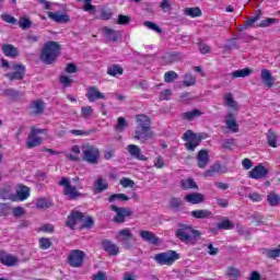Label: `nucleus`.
<instances>
[{"mask_svg": "<svg viewBox=\"0 0 280 280\" xmlns=\"http://www.w3.org/2000/svg\"><path fill=\"white\" fill-rule=\"evenodd\" d=\"M61 50L62 47L60 44H58V42H46L40 52V60L44 65H54V62L58 60Z\"/></svg>", "mask_w": 280, "mask_h": 280, "instance_id": "1", "label": "nucleus"}, {"mask_svg": "<svg viewBox=\"0 0 280 280\" xmlns=\"http://www.w3.org/2000/svg\"><path fill=\"white\" fill-rule=\"evenodd\" d=\"M201 233L198 230H194L190 225H180L178 230L175 232V236L179 242L184 244H196L200 237Z\"/></svg>", "mask_w": 280, "mask_h": 280, "instance_id": "2", "label": "nucleus"}, {"mask_svg": "<svg viewBox=\"0 0 280 280\" xmlns=\"http://www.w3.org/2000/svg\"><path fill=\"white\" fill-rule=\"evenodd\" d=\"M58 185L63 187V196H67L68 200H78V198L84 197V194L78 190L82 189V186L75 187L71 185V180L68 177H61Z\"/></svg>", "mask_w": 280, "mask_h": 280, "instance_id": "3", "label": "nucleus"}, {"mask_svg": "<svg viewBox=\"0 0 280 280\" xmlns=\"http://www.w3.org/2000/svg\"><path fill=\"white\" fill-rule=\"evenodd\" d=\"M153 259L159 264V266H173L178 261V259H180V254L176 250L170 249L167 252L155 254Z\"/></svg>", "mask_w": 280, "mask_h": 280, "instance_id": "4", "label": "nucleus"}, {"mask_svg": "<svg viewBox=\"0 0 280 280\" xmlns=\"http://www.w3.org/2000/svg\"><path fill=\"white\" fill-rule=\"evenodd\" d=\"M82 160L89 165H97L100 163V149L97 147L86 143L82 147Z\"/></svg>", "mask_w": 280, "mask_h": 280, "instance_id": "5", "label": "nucleus"}, {"mask_svg": "<svg viewBox=\"0 0 280 280\" xmlns=\"http://www.w3.org/2000/svg\"><path fill=\"white\" fill-rule=\"evenodd\" d=\"M38 135H47V129L31 127V132L28 133L26 140L27 150H32V148H38V145H43V138L38 137Z\"/></svg>", "mask_w": 280, "mask_h": 280, "instance_id": "6", "label": "nucleus"}, {"mask_svg": "<svg viewBox=\"0 0 280 280\" xmlns=\"http://www.w3.org/2000/svg\"><path fill=\"white\" fill-rule=\"evenodd\" d=\"M183 140L186 141L184 145L188 152H196V148H198L200 141H202L196 132H192L189 129L183 135Z\"/></svg>", "mask_w": 280, "mask_h": 280, "instance_id": "7", "label": "nucleus"}, {"mask_svg": "<svg viewBox=\"0 0 280 280\" xmlns=\"http://www.w3.org/2000/svg\"><path fill=\"white\" fill-rule=\"evenodd\" d=\"M86 254L80 249H72L68 255L67 262L71 268H82L84 266Z\"/></svg>", "mask_w": 280, "mask_h": 280, "instance_id": "8", "label": "nucleus"}, {"mask_svg": "<svg viewBox=\"0 0 280 280\" xmlns=\"http://www.w3.org/2000/svg\"><path fill=\"white\" fill-rule=\"evenodd\" d=\"M110 211H114L116 213L113 219V222H115L116 224H124V222H126V219L130 218V215L135 213V211H132V209L130 208H119L115 205L110 206Z\"/></svg>", "mask_w": 280, "mask_h": 280, "instance_id": "9", "label": "nucleus"}, {"mask_svg": "<svg viewBox=\"0 0 280 280\" xmlns=\"http://www.w3.org/2000/svg\"><path fill=\"white\" fill-rule=\"evenodd\" d=\"M11 69L12 72L5 74V78L10 80V82H14V80H25L26 68L23 63H12Z\"/></svg>", "mask_w": 280, "mask_h": 280, "instance_id": "10", "label": "nucleus"}, {"mask_svg": "<svg viewBox=\"0 0 280 280\" xmlns=\"http://www.w3.org/2000/svg\"><path fill=\"white\" fill-rule=\"evenodd\" d=\"M131 137L135 141H139V143H145L154 137V131L152 129L137 127L136 130L131 133Z\"/></svg>", "mask_w": 280, "mask_h": 280, "instance_id": "11", "label": "nucleus"}, {"mask_svg": "<svg viewBox=\"0 0 280 280\" xmlns=\"http://www.w3.org/2000/svg\"><path fill=\"white\" fill-rule=\"evenodd\" d=\"M84 220V214L81 211L72 210L66 221V226L70 231H75L77 224H80Z\"/></svg>", "mask_w": 280, "mask_h": 280, "instance_id": "12", "label": "nucleus"}, {"mask_svg": "<svg viewBox=\"0 0 280 280\" xmlns=\"http://www.w3.org/2000/svg\"><path fill=\"white\" fill-rule=\"evenodd\" d=\"M131 240H135V234H132L130 229L125 228L118 232V242L122 244L124 248H132V244H130Z\"/></svg>", "mask_w": 280, "mask_h": 280, "instance_id": "13", "label": "nucleus"}, {"mask_svg": "<svg viewBox=\"0 0 280 280\" xmlns=\"http://www.w3.org/2000/svg\"><path fill=\"white\" fill-rule=\"evenodd\" d=\"M0 264L2 266H7V268H12L19 264V258L12 254H8V252L0 249Z\"/></svg>", "mask_w": 280, "mask_h": 280, "instance_id": "14", "label": "nucleus"}, {"mask_svg": "<svg viewBox=\"0 0 280 280\" xmlns=\"http://www.w3.org/2000/svg\"><path fill=\"white\" fill-rule=\"evenodd\" d=\"M101 246L109 257H117V255H119V246L110 240H103Z\"/></svg>", "mask_w": 280, "mask_h": 280, "instance_id": "15", "label": "nucleus"}, {"mask_svg": "<svg viewBox=\"0 0 280 280\" xmlns=\"http://www.w3.org/2000/svg\"><path fill=\"white\" fill-rule=\"evenodd\" d=\"M85 97L91 103L97 102V100H106L104 93H102L95 85H91L86 89Z\"/></svg>", "mask_w": 280, "mask_h": 280, "instance_id": "16", "label": "nucleus"}, {"mask_svg": "<svg viewBox=\"0 0 280 280\" xmlns=\"http://www.w3.org/2000/svg\"><path fill=\"white\" fill-rule=\"evenodd\" d=\"M268 176V168L266 166L259 164L256 165L250 172H249V178H253L254 180H259L261 178H266Z\"/></svg>", "mask_w": 280, "mask_h": 280, "instance_id": "17", "label": "nucleus"}, {"mask_svg": "<svg viewBox=\"0 0 280 280\" xmlns=\"http://www.w3.org/2000/svg\"><path fill=\"white\" fill-rule=\"evenodd\" d=\"M127 152L132 159H137V161H148V158L143 155V151L137 144L127 145Z\"/></svg>", "mask_w": 280, "mask_h": 280, "instance_id": "18", "label": "nucleus"}, {"mask_svg": "<svg viewBox=\"0 0 280 280\" xmlns=\"http://www.w3.org/2000/svg\"><path fill=\"white\" fill-rule=\"evenodd\" d=\"M139 235L143 242H148V244H152L153 246L159 245V236H156L153 232L141 230Z\"/></svg>", "mask_w": 280, "mask_h": 280, "instance_id": "19", "label": "nucleus"}, {"mask_svg": "<svg viewBox=\"0 0 280 280\" xmlns=\"http://www.w3.org/2000/svg\"><path fill=\"white\" fill-rule=\"evenodd\" d=\"M197 165L200 170H205L209 165V151L207 149H201L197 153Z\"/></svg>", "mask_w": 280, "mask_h": 280, "instance_id": "20", "label": "nucleus"}, {"mask_svg": "<svg viewBox=\"0 0 280 280\" xmlns=\"http://www.w3.org/2000/svg\"><path fill=\"white\" fill-rule=\"evenodd\" d=\"M191 218L195 220H211L213 218V212L209 209H197L190 212Z\"/></svg>", "mask_w": 280, "mask_h": 280, "instance_id": "21", "label": "nucleus"}, {"mask_svg": "<svg viewBox=\"0 0 280 280\" xmlns=\"http://www.w3.org/2000/svg\"><path fill=\"white\" fill-rule=\"evenodd\" d=\"M220 172L225 174L226 167H222V164L220 162H215L209 167V170L203 173V176L205 178H211V176H215V174H220Z\"/></svg>", "mask_w": 280, "mask_h": 280, "instance_id": "22", "label": "nucleus"}, {"mask_svg": "<svg viewBox=\"0 0 280 280\" xmlns=\"http://www.w3.org/2000/svg\"><path fill=\"white\" fill-rule=\"evenodd\" d=\"M184 200L188 205H202L205 202V196L200 192H190L184 197Z\"/></svg>", "mask_w": 280, "mask_h": 280, "instance_id": "23", "label": "nucleus"}, {"mask_svg": "<svg viewBox=\"0 0 280 280\" xmlns=\"http://www.w3.org/2000/svg\"><path fill=\"white\" fill-rule=\"evenodd\" d=\"M2 52L7 58H19L21 56V52L19 51V48H16L12 44H3L2 45Z\"/></svg>", "mask_w": 280, "mask_h": 280, "instance_id": "24", "label": "nucleus"}, {"mask_svg": "<svg viewBox=\"0 0 280 280\" xmlns=\"http://www.w3.org/2000/svg\"><path fill=\"white\" fill-rule=\"evenodd\" d=\"M103 34L109 43H117V40H119V38H121V33L119 31H115L107 26L103 27Z\"/></svg>", "mask_w": 280, "mask_h": 280, "instance_id": "25", "label": "nucleus"}, {"mask_svg": "<svg viewBox=\"0 0 280 280\" xmlns=\"http://www.w3.org/2000/svg\"><path fill=\"white\" fill-rule=\"evenodd\" d=\"M260 78L264 82V84L266 86H268V89H272L275 86V77L272 75V73L270 72V70L268 69H262L260 71Z\"/></svg>", "mask_w": 280, "mask_h": 280, "instance_id": "26", "label": "nucleus"}, {"mask_svg": "<svg viewBox=\"0 0 280 280\" xmlns=\"http://www.w3.org/2000/svg\"><path fill=\"white\" fill-rule=\"evenodd\" d=\"M138 128L152 129V120L145 114H138L136 116Z\"/></svg>", "mask_w": 280, "mask_h": 280, "instance_id": "27", "label": "nucleus"}, {"mask_svg": "<svg viewBox=\"0 0 280 280\" xmlns=\"http://www.w3.org/2000/svg\"><path fill=\"white\" fill-rule=\"evenodd\" d=\"M45 113V102L40 100L33 101L31 104V115H43Z\"/></svg>", "mask_w": 280, "mask_h": 280, "instance_id": "28", "label": "nucleus"}, {"mask_svg": "<svg viewBox=\"0 0 280 280\" xmlns=\"http://www.w3.org/2000/svg\"><path fill=\"white\" fill-rule=\"evenodd\" d=\"M47 15L48 19L55 21V23H69V21H71V18L68 14L54 13L50 11Z\"/></svg>", "mask_w": 280, "mask_h": 280, "instance_id": "29", "label": "nucleus"}, {"mask_svg": "<svg viewBox=\"0 0 280 280\" xmlns=\"http://www.w3.org/2000/svg\"><path fill=\"white\" fill-rule=\"evenodd\" d=\"M108 189V182L104 179V177H98L97 180L94 182V194H102V191H106Z\"/></svg>", "mask_w": 280, "mask_h": 280, "instance_id": "30", "label": "nucleus"}, {"mask_svg": "<svg viewBox=\"0 0 280 280\" xmlns=\"http://www.w3.org/2000/svg\"><path fill=\"white\" fill-rule=\"evenodd\" d=\"M16 196L21 202L30 198V187L20 184L16 189Z\"/></svg>", "mask_w": 280, "mask_h": 280, "instance_id": "31", "label": "nucleus"}, {"mask_svg": "<svg viewBox=\"0 0 280 280\" xmlns=\"http://www.w3.org/2000/svg\"><path fill=\"white\" fill-rule=\"evenodd\" d=\"M225 124L229 130H231V132H240V125H237V121L235 120V115H233V113H230L228 115Z\"/></svg>", "mask_w": 280, "mask_h": 280, "instance_id": "32", "label": "nucleus"}, {"mask_svg": "<svg viewBox=\"0 0 280 280\" xmlns=\"http://www.w3.org/2000/svg\"><path fill=\"white\" fill-rule=\"evenodd\" d=\"M262 255H265L267 259H277V257H280V244L277 248H264Z\"/></svg>", "mask_w": 280, "mask_h": 280, "instance_id": "33", "label": "nucleus"}, {"mask_svg": "<svg viewBox=\"0 0 280 280\" xmlns=\"http://www.w3.org/2000/svg\"><path fill=\"white\" fill-rule=\"evenodd\" d=\"M124 73V68L120 65L114 63L107 68V75L110 78H117Z\"/></svg>", "mask_w": 280, "mask_h": 280, "instance_id": "34", "label": "nucleus"}, {"mask_svg": "<svg viewBox=\"0 0 280 280\" xmlns=\"http://www.w3.org/2000/svg\"><path fill=\"white\" fill-rule=\"evenodd\" d=\"M261 16V11H259L255 16H250L245 21L244 25L240 27V32H244V30H248V27H253L257 21H259Z\"/></svg>", "mask_w": 280, "mask_h": 280, "instance_id": "35", "label": "nucleus"}, {"mask_svg": "<svg viewBox=\"0 0 280 280\" xmlns=\"http://www.w3.org/2000/svg\"><path fill=\"white\" fill-rule=\"evenodd\" d=\"M219 220L220 222L217 224V228L220 231H231L232 229H234L233 222H231V220L222 217Z\"/></svg>", "mask_w": 280, "mask_h": 280, "instance_id": "36", "label": "nucleus"}, {"mask_svg": "<svg viewBox=\"0 0 280 280\" xmlns=\"http://www.w3.org/2000/svg\"><path fill=\"white\" fill-rule=\"evenodd\" d=\"M184 14L190 19H198V16H202V10L199 7L186 8Z\"/></svg>", "mask_w": 280, "mask_h": 280, "instance_id": "37", "label": "nucleus"}, {"mask_svg": "<svg viewBox=\"0 0 280 280\" xmlns=\"http://www.w3.org/2000/svg\"><path fill=\"white\" fill-rule=\"evenodd\" d=\"M267 202L270 207H279L280 205V195L271 191L267 195Z\"/></svg>", "mask_w": 280, "mask_h": 280, "instance_id": "38", "label": "nucleus"}, {"mask_svg": "<svg viewBox=\"0 0 280 280\" xmlns=\"http://www.w3.org/2000/svg\"><path fill=\"white\" fill-rule=\"evenodd\" d=\"M279 140V137L272 129H268L267 131V143L270 148H277V141Z\"/></svg>", "mask_w": 280, "mask_h": 280, "instance_id": "39", "label": "nucleus"}, {"mask_svg": "<svg viewBox=\"0 0 280 280\" xmlns=\"http://www.w3.org/2000/svg\"><path fill=\"white\" fill-rule=\"evenodd\" d=\"M35 207L36 209H49L54 207V201L43 197L36 200Z\"/></svg>", "mask_w": 280, "mask_h": 280, "instance_id": "40", "label": "nucleus"}, {"mask_svg": "<svg viewBox=\"0 0 280 280\" xmlns=\"http://www.w3.org/2000/svg\"><path fill=\"white\" fill-rule=\"evenodd\" d=\"M184 202L178 197H173L168 201L170 209H173V211H180V208L184 207Z\"/></svg>", "mask_w": 280, "mask_h": 280, "instance_id": "41", "label": "nucleus"}, {"mask_svg": "<svg viewBox=\"0 0 280 280\" xmlns=\"http://www.w3.org/2000/svg\"><path fill=\"white\" fill-rule=\"evenodd\" d=\"M71 152H73V154L69 153L67 154V159L69 161H74L75 163H78V161H80V154H81V150H80V145L75 144L72 147Z\"/></svg>", "mask_w": 280, "mask_h": 280, "instance_id": "42", "label": "nucleus"}, {"mask_svg": "<svg viewBox=\"0 0 280 280\" xmlns=\"http://www.w3.org/2000/svg\"><path fill=\"white\" fill-rule=\"evenodd\" d=\"M126 128H130V124L126 120V118L118 117L115 130H117V132H124V130H126Z\"/></svg>", "mask_w": 280, "mask_h": 280, "instance_id": "43", "label": "nucleus"}, {"mask_svg": "<svg viewBox=\"0 0 280 280\" xmlns=\"http://www.w3.org/2000/svg\"><path fill=\"white\" fill-rule=\"evenodd\" d=\"M253 73V69L250 68H244L241 70H235L232 72V78H248Z\"/></svg>", "mask_w": 280, "mask_h": 280, "instance_id": "44", "label": "nucleus"}, {"mask_svg": "<svg viewBox=\"0 0 280 280\" xmlns=\"http://www.w3.org/2000/svg\"><path fill=\"white\" fill-rule=\"evenodd\" d=\"M202 115V112L200 109H192L190 112H186L183 114L184 119H187V121H194L196 117H200Z\"/></svg>", "mask_w": 280, "mask_h": 280, "instance_id": "45", "label": "nucleus"}, {"mask_svg": "<svg viewBox=\"0 0 280 280\" xmlns=\"http://www.w3.org/2000/svg\"><path fill=\"white\" fill-rule=\"evenodd\" d=\"M182 188L187 190V189H198V184H196V180L194 178H187L182 180L180 183Z\"/></svg>", "mask_w": 280, "mask_h": 280, "instance_id": "46", "label": "nucleus"}, {"mask_svg": "<svg viewBox=\"0 0 280 280\" xmlns=\"http://www.w3.org/2000/svg\"><path fill=\"white\" fill-rule=\"evenodd\" d=\"M196 85V77L191 73H186L183 80V86L189 88Z\"/></svg>", "mask_w": 280, "mask_h": 280, "instance_id": "47", "label": "nucleus"}, {"mask_svg": "<svg viewBox=\"0 0 280 280\" xmlns=\"http://www.w3.org/2000/svg\"><path fill=\"white\" fill-rule=\"evenodd\" d=\"M224 104L229 108H237V102L233 98V93L229 92L224 95Z\"/></svg>", "mask_w": 280, "mask_h": 280, "instance_id": "48", "label": "nucleus"}, {"mask_svg": "<svg viewBox=\"0 0 280 280\" xmlns=\"http://www.w3.org/2000/svg\"><path fill=\"white\" fill-rule=\"evenodd\" d=\"M81 222V231H84V229H93V226H95V221L93 220V217H84Z\"/></svg>", "mask_w": 280, "mask_h": 280, "instance_id": "49", "label": "nucleus"}, {"mask_svg": "<svg viewBox=\"0 0 280 280\" xmlns=\"http://www.w3.org/2000/svg\"><path fill=\"white\" fill-rule=\"evenodd\" d=\"M177 79H178V73H176V71L174 70H170L164 73V82H166V84H172V82H174V80H177Z\"/></svg>", "mask_w": 280, "mask_h": 280, "instance_id": "50", "label": "nucleus"}, {"mask_svg": "<svg viewBox=\"0 0 280 280\" xmlns=\"http://www.w3.org/2000/svg\"><path fill=\"white\" fill-rule=\"evenodd\" d=\"M18 24L21 30H30V27H32V20H30L28 16H22L20 18Z\"/></svg>", "mask_w": 280, "mask_h": 280, "instance_id": "51", "label": "nucleus"}, {"mask_svg": "<svg viewBox=\"0 0 280 280\" xmlns=\"http://www.w3.org/2000/svg\"><path fill=\"white\" fill-rule=\"evenodd\" d=\"M40 250H49L51 248V240L48 237H40L38 241Z\"/></svg>", "mask_w": 280, "mask_h": 280, "instance_id": "52", "label": "nucleus"}, {"mask_svg": "<svg viewBox=\"0 0 280 280\" xmlns=\"http://www.w3.org/2000/svg\"><path fill=\"white\" fill-rule=\"evenodd\" d=\"M279 21V19H275V18H267L266 20L260 21L257 24V27H270V25H275V23H277Z\"/></svg>", "mask_w": 280, "mask_h": 280, "instance_id": "53", "label": "nucleus"}, {"mask_svg": "<svg viewBox=\"0 0 280 280\" xmlns=\"http://www.w3.org/2000/svg\"><path fill=\"white\" fill-rule=\"evenodd\" d=\"M144 27H148L149 30H152L153 32H156V34H161L163 30H161V26H159L154 22L144 21L143 22Z\"/></svg>", "mask_w": 280, "mask_h": 280, "instance_id": "54", "label": "nucleus"}, {"mask_svg": "<svg viewBox=\"0 0 280 280\" xmlns=\"http://www.w3.org/2000/svg\"><path fill=\"white\" fill-rule=\"evenodd\" d=\"M109 202H115V200H120L121 202L130 200V197L124 194H114L108 198Z\"/></svg>", "mask_w": 280, "mask_h": 280, "instance_id": "55", "label": "nucleus"}, {"mask_svg": "<svg viewBox=\"0 0 280 280\" xmlns=\"http://www.w3.org/2000/svg\"><path fill=\"white\" fill-rule=\"evenodd\" d=\"M226 275H228V277H230V279H238V277H241L242 272L240 271V269H237L235 267H229Z\"/></svg>", "mask_w": 280, "mask_h": 280, "instance_id": "56", "label": "nucleus"}, {"mask_svg": "<svg viewBox=\"0 0 280 280\" xmlns=\"http://www.w3.org/2000/svg\"><path fill=\"white\" fill-rule=\"evenodd\" d=\"M222 148L223 150H234L235 148V139L234 138H230V139H225L222 143Z\"/></svg>", "mask_w": 280, "mask_h": 280, "instance_id": "57", "label": "nucleus"}, {"mask_svg": "<svg viewBox=\"0 0 280 280\" xmlns=\"http://www.w3.org/2000/svg\"><path fill=\"white\" fill-rule=\"evenodd\" d=\"M0 19L4 23H9L10 25H16V18H14V16L8 14V13L1 14Z\"/></svg>", "mask_w": 280, "mask_h": 280, "instance_id": "58", "label": "nucleus"}, {"mask_svg": "<svg viewBox=\"0 0 280 280\" xmlns=\"http://www.w3.org/2000/svg\"><path fill=\"white\" fill-rule=\"evenodd\" d=\"M91 115H93V107H91L90 105L81 107V116L83 117V119H89Z\"/></svg>", "mask_w": 280, "mask_h": 280, "instance_id": "59", "label": "nucleus"}, {"mask_svg": "<svg viewBox=\"0 0 280 280\" xmlns=\"http://www.w3.org/2000/svg\"><path fill=\"white\" fill-rule=\"evenodd\" d=\"M102 21H110L113 19V11L110 9H103L100 14Z\"/></svg>", "mask_w": 280, "mask_h": 280, "instance_id": "60", "label": "nucleus"}, {"mask_svg": "<svg viewBox=\"0 0 280 280\" xmlns=\"http://www.w3.org/2000/svg\"><path fill=\"white\" fill-rule=\"evenodd\" d=\"M198 45H199L200 54H202V55L210 54L211 46L207 45L205 42H202V39H199Z\"/></svg>", "mask_w": 280, "mask_h": 280, "instance_id": "61", "label": "nucleus"}, {"mask_svg": "<svg viewBox=\"0 0 280 280\" xmlns=\"http://www.w3.org/2000/svg\"><path fill=\"white\" fill-rule=\"evenodd\" d=\"M120 185L126 189L128 187H135V180L128 178V177H122L120 179Z\"/></svg>", "mask_w": 280, "mask_h": 280, "instance_id": "62", "label": "nucleus"}, {"mask_svg": "<svg viewBox=\"0 0 280 280\" xmlns=\"http://www.w3.org/2000/svg\"><path fill=\"white\" fill-rule=\"evenodd\" d=\"M59 82H61V84L67 88V86H71V84H73V79H70L67 75H60Z\"/></svg>", "mask_w": 280, "mask_h": 280, "instance_id": "63", "label": "nucleus"}, {"mask_svg": "<svg viewBox=\"0 0 280 280\" xmlns=\"http://www.w3.org/2000/svg\"><path fill=\"white\" fill-rule=\"evenodd\" d=\"M130 23V18L128 15L119 14L117 24L118 25H128Z\"/></svg>", "mask_w": 280, "mask_h": 280, "instance_id": "64", "label": "nucleus"}]
</instances>
